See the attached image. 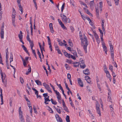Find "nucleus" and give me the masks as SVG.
Instances as JSON below:
<instances>
[{"mask_svg": "<svg viewBox=\"0 0 122 122\" xmlns=\"http://www.w3.org/2000/svg\"><path fill=\"white\" fill-rule=\"evenodd\" d=\"M80 38L81 40L82 44H83V49L86 53L87 52V47L88 45V41L86 36H84L83 38H82V35H80Z\"/></svg>", "mask_w": 122, "mask_h": 122, "instance_id": "f257e3e1", "label": "nucleus"}, {"mask_svg": "<svg viewBox=\"0 0 122 122\" xmlns=\"http://www.w3.org/2000/svg\"><path fill=\"white\" fill-rule=\"evenodd\" d=\"M4 23L3 22L2 25L1 26V37L2 39H3L4 38Z\"/></svg>", "mask_w": 122, "mask_h": 122, "instance_id": "f03ea898", "label": "nucleus"}, {"mask_svg": "<svg viewBox=\"0 0 122 122\" xmlns=\"http://www.w3.org/2000/svg\"><path fill=\"white\" fill-rule=\"evenodd\" d=\"M60 16L62 18V21L65 23H67V19L66 16L65 15L61 14L60 15Z\"/></svg>", "mask_w": 122, "mask_h": 122, "instance_id": "7ed1b4c3", "label": "nucleus"}, {"mask_svg": "<svg viewBox=\"0 0 122 122\" xmlns=\"http://www.w3.org/2000/svg\"><path fill=\"white\" fill-rule=\"evenodd\" d=\"M80 60H81L80 63V67L81 68L84 69L86 66L84 62L82 59H80Z\"/></svg>", "mask_w": 122, "mask_h": 122, "instance_id": "20e7f679", "label": "nucleus"}, {"mask_svg": "<svg viewBox=\"0 0 122 122\" xmlns=\"http://www.w3.org/2000/svg\"><path fill=\"white\" fill-rule=\"evenodd\" d=\"M55 93L56 94L57 98L58 99V102H59V100H61V99L60 94L58 92H57V91H55Z\"/></svg>", "mask_w": 122, "mask_h": 122, "instance_id": "39448f33", "label": "nucleus"}, {"mask_svg": "<svg viewBox=\"0 0 122 122\" xmlns=\"http://www.w3.org/2000/svg\"><path fill=\"white\" fill-rule=\"evenodd\" d=\"M55 116L58 122H62L61 118L60 117H59V115L58 114H56L55 115Z\"/></svg>", "mask_w": 122, "mask_h": 122, "instance_id": "423d86ee", "label": "nucleus"}, {"mask_svg": "<svg viewBox=\"0 0 122 122\" xmlns=\"http://www.w3.org/2000/svg\"><path fill=\"white\" fill-rule=\"evenodd\" d=\"M5 76H4V77L3 78V81H2V82L3 83V84H4L5 86L6 87L7 84V80L6 79H5L6 75L5 74Z\"/></svg>", "mask_w": 122, "mask_h": 122, "instance_id": "0eeeda50", "label": "nucleus"}, {"mask_svg": "<svg viewBox=\"0 0 122 122\" xmlns=\"http://www.w3.org/2000/svg\"><path fill=\"white\" fill-rule=\"evenodd\" d=\"M78 82L80 86L81 87L83 86V84L82 81L80 78H78L77 79Z\"/></svg>", "mask_w": 122, "mask_h": 122, "instance_id": "6e6552de", "label": "nucleus"}, {"mask_svg": "<svg viewBox=\"0 0 122 122\" xmlns=\"http://www.w3.org/2000/svg\"><path fill=\"white\" fill-rule=\"evenodd\" d=\"M97 104H96V109H97V113L99 114V116H100L101 115V114L99 108V105L98 104V107H97Z\"/></svg>", "mask_w": 122, "mask_h": 122, "instance_id": "1a4fd4ad", "label": "nucleus"}, {"mask_svg": "<svg viewBox=\"0 0 122 122\" xmlns=\"http://www.w3.org/2000/svg\"><path fill=\"white\" fill-rule=\"evenodd\" d=\"M89 5H90V7L91 9L92 10H93L94 8V5L93 0L92 1H91L90 2V3H89Z\"/></svg>", "mask_w": 122, "mask_h": 122, "instance_id": "9d476101", "label": "nucleus"}, {"mask_svg": "<svg viewBox=\"0 0 122 122\" xmlns=\"http://www.w3.org/2000/svg\"><path fill=\"white\" fill-rule=\"evenodd\" d=\"M49 26L51 32L52 33H54V31L53 30L52 24V23H50L49 24Z\"/></svg>", "mask_w": 122, "mask_h": 122, "instance_id": "9b49d317", "label": "nucleus"}, {"mask_svg": "<svg viewBox=\"0 0 122 122\" xmlns=\"http://www.w3.org/2000/svg\"><path fill=\"white\" fill-rule=\"evenodd\" d=\"M84 74L85 75H89L90 74V73L89 71V70L88 69H87L86 70H84L83 71Z\"/></svg>", "mask_w": 122, "mask_h": 122, "instance_id": "f8f14e48", "label": "nucleus"}, {"mask_svg": "<svg viewBox=\"0 0 122 122\" xmlns=\"http://www.w3.org/2000/svg\"><path fill=\"white\" fill-rule=\"evenodd\" d=\"M102 46L104 51H107V48L105 46V44L104 42H102Z\"/></svg>", "mask_w": 122, "mask_h": 122, "instance_id": "ddd939ff", "label": "nucleus"}, {"mask_svg": "<svg viewBox=\"0 0 122 122\" xmlns=\"http://www.w3.org/2000/svg\"><path fill=\"white\" fill-rule=\"evenodd\" d=\"M19 119L20 122H25V120L23 115L19 116Z\"/></svg>", "mask_w": 122, "mask_h": 122, "instance_id": "4468645a", "label": "nucleus"}, {"mask_svg": "<svg viewBox=\"0 0 122 122\" xmlns=\"http://www.w3.org/2000/svg\"><path fill=\"white\" fill-rule=\"evenodd\" d=\"M104 20H102V29L103 30V32H104L105 30V29L104 27Z\"/></svg>", "mask_w": 122, "mask_h": 122, "instance_id": "2eb2a0df", "label": "nucleus"}, {"mask_svg": "<svg viewBox=\"0 0 122 122\" xmlns=\"http://www.w3.org/2000/svg\"><path fill=\"white\" fill-rule=\"evenodd\" d=\"M56 85H57L59 87L60 89V90L62 92V94L63 93H64V91L63 90V88H62V87L61 86V85L60 84L59 85L57 82H56Z\"/></svg>", "mask_w": 122, "mask_h": 122, "instance_id": "dca6fc26", "label": "nucleus"}, {"mask_svg": "<svg viewBox=\"0 0 122 122\" xmlns=\"http://www.w3.org/2000/svg\"><path fill=\"white\" fill-rule=\"evenodd\" d=\"M26 39L27 41H29L30 43L33 42V41H31V40L30 39L29 37V36L28 34L27 35L26 37Z\"/></svg>", "mask_w": 122, "mask_h": 122, "instance_id": "f3484780", "label": "nucleus"}, {"mask_svg": "<svg viewBox=\"0 0 122 122\" xmlns=\"http://www.w3.org/2000/svg\"><path fill=\"white\" fill-rule=\"evenodd\" d=\"M22 47L23 48V50L25 51V52L28 54H29V53L28 52V51L27 49V48L25 47V46L24 45H22Z\"/></svg>", "mask_w": 122, "mask_h": 122, "instance_id": "a211bd4d", "label": "nucleus"}, {"mask_svg": "<svg viewBox=\"0 0 122 122\" xmlns=\"http://www.w3.org/2000/svg\"><path fill=\"white\" fill-rule=\"evenodd\" d=\"M64 55L68 57L69 58L70 57V54H69L66 52L64 53Z\"/></svg>", "mask_w": 122, "mask_h": 122, "instance_id": "6ab92c4d", "label": "nucleus"}, {"mask_svg": "<svg viewBox=\"0 0 122 122\" xmlns=\"http://www.w3.org/2000/svg\"><path fill=\"white\" fill-rule=\"evenodd\" d=\"M74 66L75 67L78 66L79 65V63L77 62H74Z\"/></svg>", "mask_w": 122, "mask_h": 122, "instance_id": "aec40b11", "label": "nucleus"}, {"mask_svg": "<svg viewBox=\"0 0 122 122\" xmlns=\"http://www.w3.org/2000/svg\"><path fill=\"white\" fill-rule=\"evenodd\" d=\"M68 43L69 45L71 46L72 47L73 46V44L71 41L69 39L68 41Z\"/></svg>", "mask_w": 122, "mask_h": 122, "instance_id": "412c9836", "label": "nucleus"}, {"mask_svg": "<svg viewBox=\"0 0 122 122\" xmlns=\"http://www.w3.org/2000/svg\"><path fill=\"white\" fill-rule=\"evenodd\" d=\"M35 82L38 85H41V82L39 80H36Z\"/></svg>", "mask_w": 122, "mask_h": 122, "instance_id": "4be33fe9", "label": "nucleus"}, {"mask_svg": "<svg viewBox=\"0 0 122 122\" xmlns=\"http://www.w3.org/2000/svg\"><path fill=\"white\" fill-rule=\"evenodd\" d=\"M19 116L22 115V112L21 110V107H20L19 108Z\"/></svg>", "mask_w": 122, "mask_h": 122, "instance_id": "5701e85b", "label": "nucleus"}, {"mask_svg": "<svg viewBox=\"0 0 122 122\" xmlns=\"http://www.w3.org/2000/svg\"><path fill=\"white\" fill-rule=\"evenodd\" d=\"M71 52L73 54V55L75 56H76L77 57V53L76 51H75L72 50Z\"/></svg>", "mask_w": 122, "mask_h": 122, "instance_id": "b1692460", "label": "nucleus"}, {"mask_svg": "<svg viewBox=\"0 0 122 122\" xmlns=\"http://www.w3.org/2000/svg\"><path fill=\"white\" fill-rule=\"evenodd\" d=\"M93 32L94 34V36L95 37V39H96L98 38H99L96 32V31H93Z\"/></svg>", "mask_w": 122, "mask_h": 122, "instance_id": "393cba45", "label": "nucleus"}, {"mask_svg": "<svg viewBox=\"0 0 122 122\" xmlns=\"http://www.w3.org/2000/svg\"><path fill=\"white\" fill-rule=\"evenodd\" d=\"M99 10H96V15L97 18L98 19L99 18Z\"/></svg>", "mask_w": 122, "mask_h": 122, "instance_id": "a878e982", "label": "nucleus"}, {"mask_svg": "<svg viewBox=\"0 0 122 122\" xmlns=\"http://www.w3.org/2000/svg\"><path fill=\"white\" fill-rule=\"evenodd\" d=\"M66 120L67 122H70V117L68 115H67L66 117Z\"/></svg>", "mask_w": 122, "mask_h": 122, "instance_id": "bb28decb", "label": "nucleus"}, {"mask_svg": "<svg viewBox=\"0 0 122 122\" xmlns=\"http://www.w3.org/2000/svg\"><path fill=\"white\" fill-rule=\"evenodd\" d=\"M77 49L78 54H79L81 56H83L80 50L78 49V48H77Z\"/></svg>", "mask_w": 122, "mask_h": 122, "instance_id": "cd10ccee", "label": "nucleus"}, {"mask_svg": "<svg viewBox=\"0 0 122 122\" xmlns=\"http://www.w3.org/2000/svg\"><path fill=\"white\" fill-rule=\"evenodd\" d=\"M65 67L67 70H69L70 68V67L67 64H66L65 65Z\"/></svg>", "mask_w": 122, "mask_h": 122, "instance_id": "c85d7f7f", "label": "nucleus"}, {"mask_svg": "<svg viewBox=\"0 0 122 122\" xmlns=\"http://www.w3.org/2000/svg\"><path fill=\"white\" fill-rule=\"evenodd\" d=\"M0 91L1 93L0 96L1 97V99H3V94L2 93V90L1 88H0Z\"/></svg>", "mask_w": 122, "mask_h": 122, "instance_id": "c756f323", "label": "nucleus"}, {"mask_svg": "<svg viewBox=\"0 0 122 122\" xmlns=\"http://www.w3.org/2000/svg\"><path fill=\"white\" fill-rule=\"evenodd\" d=\"M63 108L64 109V110L66 111V112H69V111L68 110V109L67 107L66 106H65V107H63Z\"/></svg>", "mask_w": 122, "mask_h": 122, "instance_id": "7c9ffc66", "label": "nucleus"}, {"mask_svg": "<svg viewBox=\"0 0 122 122\" xmlns=\"http://www.w3.org/2000/svg\"><path fill=\"white\" fill-rule=\"evenodd\" d=\"M110 53L111 55V58H113V57H114V53L113 51H111Z\"/></svg>", "mask_w": 122, "mask_h": 122, "instance_id": "2f4dec72", "label": "nucleus"}, {"mask_svg": "<svg viewBox=\"0 0 122 122\" xmlns=\"http://www.w3.org/2000/svg\"><path fill=\"white\" fill-rule=\"evenodd\" d=\"M26 122H28L30 121V118L29 116H27V117L26 118Z\"/></svg>", "mask_w": 122, "mask_h": 122, "instance_id": "473e14b6", "label": "nucleus"}, {"mask_svg": "<svg viewBox=\"0 0 122 122\" xmlns=\"http://www.w3.org/2000/svg\"><path fill=\"white\" fill-rule=\"evenodd\" d=\"M0 74H1V76L2 79V81H3V78L4 77V76H5V74H4V76H3V73L2 70H1Z\"/></svg>", "mask_w": 122, "mask_h": 122, "instance_id": "72a5a7b5", "label": "nucleus"}, {"mask_svg": "<svg viewBox=\"0 0 122 122\" xmlns=\"http://www.w3.org/2000/svg\"><path fill=\"white\" fill-rule=\"evenodd\" d=\"M62 28L64 29H67L66 28V27L65 26L64 24L62 23L60 24Z\"/></svg>", "mask_w": 122, "mask_h": 122, "instance_id": "f704fd0d", "label": "nucleus"}, {"mask_svg": "<svg viewBox=\"0 0 122 122\" xmlns=\"http://www.w3.org/2000/svg\"><path fill=\"white\" fill-rule=\"evenodd\" d=\"M30 46L31 47V49L32 51H33V47L34 46V44L33 43H30Z\"/></svg>", "mask_w": 122, "mask_h": 122, "instance_id": "c9c22d12", "label": "nucleus"}, {"mask_svg": "<svg viewBox=\"0 0 122 122\" xmlns=\"http://www.w3.org/2000/svg\"><path fill=\"white\" fill-rule=\"evenodd\" d=\"M46 100H45L44 103L46 104H48V102H47V101L50 102V100L49 99H46Z\"/></svg>", "mask_w": 122, "mask_h": 122, "instance_id": "e433bc0d", "label": "nucleus"}, {"mask_svg": "<svg viewBox=\"0 0 122 122\" xmlns=\"http://www.w3.org/2000/svg\"><path fill=\"white\" fill-rule=\"evenodd\" d=\"M70 2L71 4L73 6H74L75 5L74 3V1L73 0H70Z\"/></svg>", "mask_w": 122, "mask_h": 122, "instance_id": "4c0bfd02", "label": "nucleus"}, {"mask_svg": "<svg viewBox=\"0 0 122 122\" xmlns=\"http://www.w3.org/2000/svg\"><path fill=\"white\" fill-rule=\"evenodd\" d=\"M109 68L111 70V71H113V66L111 65L110 64L109 65Z\"/></svg>", "mask_w": 122, "mask_h": 122, "instance_id": "58836bf2", "label": "nucleus"}, {"mask_svg": "<svg viewBox=\"0 0 122 122\" xmlns=\"http://www.w3.org/2000/svg\"><path fill=\"white\" fill-rule=\"evenodd\" d=\"M86 12V13L88 15L91 16L92 15V14L90 13V11L88 9H87V10Z\"/></svg>", "mask_w": 122, "mask_h": 122, "instance_id": "ea45409f", "label": "nucleus"}, {"mask_svg": "<svg viewBox=\"0 0 122 122\" xmlns=\"http://www.w3.org/2000/svg\"><path fill=\"white\" fill-rule=\"evenodd\" d=\"M67 78L69 80L71 79V76L70 74L69 73H68L67 74Z\"/></svg>", "mask_w": 122, "mask_h": 122, "instance_id": "a19ab883", "label": "nucleus"}, {"mask_svg": "<svg viewBox=\"0 0 122 122\" xmlns=\"http://www.w3.org/2000/svg\"><path fill=\"white\" fill-rule=\"evenodd\" d=\"M116 5H118L119 4V0H114Z\"/></svg>", "mask_w": 122, "mask_h": 122, "instance_id": "79ce46f5", "label": "nucleus"}, {"mask_svg": "<svg viewBox=\"0 0 122 122\" xmlns=\"http://www.w3.org/2000/svg\"><path fill=\"white\" fill-rule=\"evenodd\" d=\"M33 53L34 54V56L35 57L37 58H36V52L35 50H33L32 51Z\"/></svg>", "mask_w": 122, "mask_h": 122, "instance_id": "37998d69", "label": "nucleus"}, {"mask_svg": "<svg viewBox=\"0 0 122 122\" xmlns=\"http://www.w3.org/2000/svg\"><path fill=\"white\" fill-rule=\"evenodd\" d=\"M24 96L26 100L27 101V102H29V103H30V101L27 98V97H26V96L25 95H24Z\"/></svg>", "mask_w": 122, "mask_h": 122, "instance_id": "c03bdc74", "label": "nucleus"}, {"mask_svg": "<svg viewBox=\"0 0 122 122\" xmlns=\"http://www.w3.org/2000/svg\"><path fill=\"white\" fill-rule=\"evenodd\" d=\"M43 68L45 70V71H46V75H47V76H48V71H47V69H46L45 66H43Z\"/></svg>", "mask_w": 122, "mask_h": 122, "instance_id": "a18cd8bd", "label": "nucleus"}, {"mask_svg": "<svg viewBox=\"0 0 122 122\" xmlns=\"http://www.w3.org/2000/svg\"><path fill=\"white\" fill-rule=\"evenodd\" d=\"M47 38H48V44H50L51 43V40L50 39V38L49 37V36H47Z\"/></svg>", "mask_w": 122, "mask_h": 122, "instance_id": "49530a36", "label": "nucleus"}, {"mask_svg": "<svg viewBox=\"0 0 122 122\" xmlns=\"http://www.w3.org/2000/svg\"><path fill=\"white\" fill-rule=\"evenodd\" d=\"M37 53L39 55V57L41 58V54L38 50Z\"/></svg>", "mask_w": 122, "mask_h": 122, "instance_id": "de8ad7c7", "label": "nucleus"}, {"mask_svg": "<svg viewBox=\"0 0 122 122\" xmlns=\"http://www.w3.org/2000/svg\"><path fill=\"white\" fill-rule=\"evenodd\" d=\"M50 85L52 87V88L53 90H54V92H55V91H56V90H55V88L53 86L51 83H50Z\"/></svg>", "mask_w": 122, "mask_h": 122, "instance_id": "09e8293b", "label": "nucleus"}, {"mask_svg": "<svg viewBox=\"0 0 122 122\" xmlns=\"http://www.w3.org/2000/svg\"><path fill=\"white\" fill-rule=\"evenodd\" d=\"M20 80L21 83L23 84V83L24 81H23V79L22 78L20 77Z\"/></svg>", "mask_w": 122, "mask_h": 122, "instance_id": "8fccbe9b", "label": "nucleus"}, {"mask_svg": "<svg viewBox=\"0 0 122 122\" xmlns=\"http://www.w3.org/2000/svg\"><path fill=\"white\" fill-rule=\"evenodd\" d=\"M55 109H56V111L59 114H60L61 113V111L60 109H58V108H55Z\"/></svg>", "mask_w": 122, "mask_h": 122, "instance_id": "3c124183", "label": "nucleus"}, {"mask_svg": "<svg viewBox=\"0 0 122 122\" xmlns=\"http://www.w3.org/2000/svg\"><path fill=\"white\" fill-rule=\"evenodd\" d=\"M103 3L102 2H99V8H102Z\"/></svg>", "mask_w": 122, "mask_h": 122, "instance_id": "603ef678", "label": "nucleus"}, {"mask_svg": "<svg viewBox=\"0 0 122 122\" xmlns=\"http://www.w3.org/2000/svg\"><path fill=\"white\" fill-rule=\"evenodd\" d=\"M97 86L98 88L99 89L100 91H101V88L100 85L98 83H97Z\"/></svg>", "mask_w": 122, "mask_h": 122, "instance_id": "864d4df0", "label": "nucleus"}, {"mask_svg": "<svg viewBox=\"0 0 122 122\" xmlns=\"http://www.w3.org/2000/svg\"><path fill=\"white\" fill-rule=\"evenodd\" d=\"M43 96L45 98H46L48 96L47 93H44L43 94Z\"/></svg>", "mask_w": 122, "mask_h": 122, "instance_id": "5fc2aeb1", "label": "nucleus"}, {"mask_svg": "<svg viewBox=\"0 0 122 122\" xmlns=\"http://www.w3.org/2000/svg\"><path fill=\"white\" fill-rule=\"evenodd\" d=\"M18 36L20 39H21V38H23V35L22 34H18Z\"/></svg>", "mask_w": 122, "mask_h": 122, "instance_id": "6e6d98bb", "label": "nucleus"}, {"mask_svg": "<svg viewBox=\"0 0 122 122\" xmlns=\"http://www.w3.org/2000/svg\"><path fill=\"white\" fill-rule=\"evenodd\" d=\"M96 41L98 44H99L100 43V39L98 38L97 39H96Z\"/></svg>", "mask_w": 122, "mask_h": 122, "instance_id": "4d7b16f0", "label": "nucleus"}, {"mask_svg": "<svg viewBox=\"0 0 122 122\" xmlns=\"http://www.w3.org/2000/svg\"><path fill=\"white\" fill-rule=\"evenodd\" d=\"M110 46V50L111 51H112L113 49V45H111L109 46Z\"/></svg>", "mask_w": 122, "mask_h": 122, "instance_id": "13d9d810", "label": "nucleus"}, {"mask_svg": "<svg viewBox=\"0 0 122 122\" xmlns=\"http://www.w3.org/2000/svg\"><path fill=\"white\" fill-rule=\"evenodd\" d=\"M23 62V64L24 66L25 67H26V65H27V64L26 63V62L25 61H24Z\"/></svg>", "mask_w": 122, "mask_h": 122, "instance_id": "bf43d9fd", "label": "nucleus"}, {"mask_svg": "<svg viewBox=\"0 0 122 122\" xmlns=\"http://www.w3.org/2000/svg\"><path fill=\"white\" fill-rule=\"evenodd\" d=\"M108 100L110 102H112V99L110 97V95L109 96H108Z\"/></svg>", "mask_w": 122, "mask_h": 122, "instance_id": "052dcab7", "label": "nucleus"}, {"mask_svg": "<svg viewBox=\"0 0 122 122\" xmlns=\"http://www.w3.org/2000/svg\"><path fill=\"white\" fill-rule=\"evenodd\" d=\"M33 110L34 111V112L35 113H37V111H36V108L35 107H33Z\"/></svg>", "mask_w": 122, "mask_h": 122, "instance_id": "680f3d73", "label": "nucleus"}, {"mask_svg": "<svg viewBox=\"0 0 122 122\" xmlns=\"http://www.w3.org/2000/svg\"><path fill=\"white\" fill-rule=\"evenodd\" d=\"M49 107L50 109L49 110V112L51 113H53V111L52 110V109L51 108H50L49 107Z\"/></svg>", "mask_w": 122, "mask_h": 122, "instance_id": "e2e57ef3", "label": "nucleus"}, {"mask_svg": "<svg viewBox=\"0 0 122 122\" xmlns=\"http://www.w3.org/2000/svg\"><path fill=\"white\" fill-rule=\"evenodd\" d=\"M98 30L101 33L100 35H103V32L102 30L100 29H99Z\"/></svg>", "mask_w": 122, "mask_h": 122, "instance_id": "0e129e2a", "label": "nucleus"}, {"mask_svg": "<svg viewBox=\"0 0 122 122\" xmlns=\"http://www.w3.org/2000/svg\"><path fill=\"white\" fill-rule=\"evenodd\" d=\"M15 20H14L13 19V20H12V23L13 25L15 27Z\"/></svg>", "mask_w": 122, "mask_h": 122, "instance_id": "69168bd1", "label": "nucleus"}, {"mask_svg": "<svg viewBox=\"0 0 122 122\" xmlns=\"http://www.w3.org/2000/svg\"><path fill=\"white\" fill-rule=\"evenodd\" d=\"M75 56H74L72 55H70V57H71L73 60H75L76 59V58L75 57Z\"/></svg>", "mask_w": 122, "mask_h": 122, "instance_id": "338daca9", "label": "nucleus"}, {"mask_svg": "<svg viewBox=\"0 0 122 122\" xmlns=\"http://www.w3.org/2000/svg\"><path fill=\"white\" fill-rule=\"evenodd\" d=\"M56 51H57V52L59 54H61L62 53L61 51L59 50V49H56Z\"/></svg>", "mask_w": 122, "mask_h": 122, "instance_id": "774afa93", "label": "nucleus"}]
</instances>
